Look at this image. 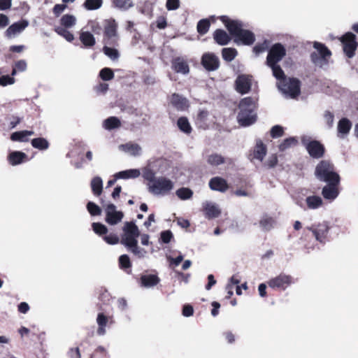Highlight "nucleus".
Listing matches in <instances>:
<instances>
[{"label": "nucleus", "instance_id": "obj_26", "mask_svg": "<svg viewBox=\"0 0 358 358\" xmlns=\"http://www.w3.org/2000/svg\"><path fill=\"white\" fill-rule=\"evenodd\" d=\"M213 36L215 43L220 45H226L231 40V35H229L226 31L221 29H216Z\"/></svg>", "mask_w": 358, "mask_h": 358}, {"label": "nucleus", "instance_id": "obj_40", "mask_svg": "<svg viewBox=\"0 0 358 358\" xmlns=\"http://www.w3.org/2000/svg\"><path fill=\"white\" fill-rule=\"evenodd\" d=\"M275 221L267 215H264L262 217L259 221V226L264 231H270L274 226Z\"/></svg>", "mask_w": 358, "mask_h": 358}, {"label": "nucleus", "instance_id": "obj_24", "mask_svg": "<svg viewBox=\"0 0 358 358\" xmlns=\"http://www.w3.org/2000/svg\"><path fill=\"white\" fill-rule=\"evenodd\" d=\"M352 126V122L347 117L341 118L338 122V137L344 138L349 134Z\"/></svg>", "mask_w": 358, "mask_h": 358}, {"label": "nucleus", "instance_id": "obj_15", "mask_svg": "<svg viewBox=\"0 0 358 358\" xmlns=\"http://www.w3.org/2000/svg\"><path fill=\"white\" fill-rule=\"evenodd\" d=\"M201 65L208 71L217 70L220 66V59L213 52H206L201 57Z\"/></svg>", "mask_w": 358, "mask_h": 358}, {"label": "nucleus", "instance_id": "obj_11", "mask_svg": "<svg viewBox=\"0 0 358 358\" xmlns=\"http://www.w3.org/2000/svg\"><path fill=\"white\" fill-rule=\"evenodd\" d=\"M103 207L106 214L105 221L109 225L117 224L123 219V212L117 210L115 204L108 203L103 204Z\"/></svg>", "mask_w": 358, "mask_h": 358}, {"label": "nucleus", "instance_id": "obj_18", "mask_svg": "<svg viewBox=\"0 0 358 358\" xmlns=\"http://www.w3.org/2000/svg\"><path fill=\"white\" fill-rule=\"evenodd\" d=\"M339 184L334 182L327 183L322 189V195L324 199L330 201H334L339 194Z\"/></svg>", "mask_w": 358, "mask_h": 358}, {"label": "nucleus", "instance_id": "obj_31", "mask_svg": "<svg viewBox=\"0 0 358 358\" xmlns=\"http://www.w3.org/2000/svg\"><path fill=\"white\" fill-rule=\"evenodd\" d=\"M141 174L138 169H133L120 171L114 175L116 179L136 178Z\"/></svg>", "mask_w": 358, "mask_h": 358}, {"label": "nucleus", "instance_id": "obj_39", "mask_svg": "<svg viewBox=\"0 0 358 358\" xmlns=\"http://www.w3.org/2000/svg\"><path fill=\"white\" fill-rule=\"evenodd\" d=\"M306 201L310 209H317L322 205V199L319 196H307Z\"/></svg>", "mask_w": 358, "mask_h": 358}, {"label": "nucleus", "instance_id": "obj_41", "mask_svg": "<svg viewBox=\"0 0 358 358\" xmlns=\"http://www.w3.org/2000/svg\"><path fill=\"white\" fill-rule=\"evenodd\" d=\"M238 54L237 50L234 48H224L222 50V56L224 60L231 62Z\"/></svg>", "mask_w": 358, "mask_h": 358}, {"label": "nucleus", "instance_id": "obj_58", "mask_svg": "<svg viewBox=\"0 0 358 358\" xmlns=\"http://www.w3.org/2000/svg\"><path fill=\"white\" fill-rule=\"evenodd\" d=\"M324 119L327 124L329 129L331 128L334 125V115L333 113L326 110L324 113Z\"/></svg>", "mask_w": 358, "mask_h": 358}, {"label": "nucleus", "instance_id": "obj_29", "mask_svg": "<svg viewBox=\"0 0 358 358\" xmlns=\"http://www.w3.org/2000/svg\"><path fill=\"white\" fill-rule=\"evenodd\" d=\"M209 113L206 109H199L195 118L196 125L203 129L208 127V119Z\"/></svg>", "mask_w": 358, "mask_h": 358}, {"label": "nucleus", "instance_id": "obj_16", "mask_svg": "<svg viewBox=\"0 0 358 358\" xmlns=\"http://www.w3.org/2000/svg\"><path fill=\"white\" fill-rule=\"evenodd\" d=\"M251 76L248 75H238L235 80V89L241 94H245L250 92L252 86Z\"/></svg>", "mask_w": 358, "mask_h": 358}, {"label": "nucleus", "instance_id": "obj_14", "mask_svg": "<svg viewBox=\"0 0 358 358\" xmlns=\"http://www.w3.org/2000/svg\"><path fill=\"white\" fill-rule=\"evenodd\" d=\"M293 283L292 277L289 275L280 274L279 275L271 278L268 285L273 289H280L285 290L288 286Z\"/></svg>", "mask_w": 358, "mask_h": 358}, {"label": "nucleus", "instance_id": "obj_12", "mask_svg": "<svg viewBox=\"0 0 358 358\" xmlns=\"http://www.w3.org/2000/svg\"><path fill=\"white\" fill-rule=\"evenodd\" d=\"M339 39L343 45V51L346 56L348 58L353 57L358 46L355 34L352 32H347Z\"/></svg>", "mask_w": 358, "mask_h": 358}, {"label": "nucleus", "instance_id": "obj_32", "mask_svg": "<svg viewBox=\"0 0 358 358\" xmlns=\"http://www.w3.org/2000/svg\"><path fill=\"white\" fill-rule=\"evenodd\" d=\"M121 126V122L120 119L115 116H111L103 122V127L108 131L117 129Z\"/></svg>", "mask_w": 358, "mask_h": 358}, {"label": "nucleus", "instance_id": "obj_63", "mask_svg": "<svg viewBox=\"0 0 358 358\" xmlns=\"http://www.w3.org/2000/svg\"><path fill=\"white\" fill-rule=\"evenodd\" d=\"M15 83V78L9 75H5L0 77V85L6 86L8 85H13Z\"/></svg>", "mask_w": 358, "mask_h": 358}, {"label": "nucleus", "instance_id": "obj_42", "mask_svg": "<svg viewBox=\"0 0 358 358\" xmlns=\"http://www.w3.org/2000/svg\"><path fill=\"white\" fill-rule=\"evenodd\" d=\"M113 5L121 10H127L134 6V3L132 0H113Z\"/></svg>", "mask_w": 358, "mask_h": 358}, {"label": "nucleus", "instance_id": "obj_64", "mask_svg": "<svg viewBox=\"0 0 358 358\" xmlns=\"http://www.w3.org/2000/svg\"><path fill=\"white\" fill-rule=\"evenodd\" d=\"M278 157L275 155H272L270 156L265 162V166H266L268 169H271L275 167L278 164Z\"/></svg>", "mask_w": 358, "mask_h": 358}, {"label": "nucleus", "instance_id": "obj_3", "mask_svg": "<svg viewBox=\"0 0 358 358\" xmlns=\"http://www.w3.org/2000/svg\"><path fill=\"white\" fill-rule=\"evenodd\" d=\"M315 176L318 180L326 183H340L341 180L334 164L327 160H322L317 164L315 169Z\"/></svg>", "mask_w": 358, "mask_h": 358}, {"label": "nucleus", "instance_id": "obj_47", "mask_svg": "<svg viewBox=\"0 0 358 358\" xmlns=\"http://www.w3.org/2000/svg\"><path fill=\"white\" fill-rule=\"evenodd\" d=\"M127 250L132 252L134 255L139 258H143L145 256L147 252L145 249L141 248L138 246V243L127 247Z\"/></svg>", "mask_w": 358, "mask_h": 358}, {"label": "nucleus", "instance_id": "obj_27", "mask_svg": "<svg viewBox=\"0 0 358 358\" xmlns=\"http://www.w3.org/2000/svg\"><path fill=\"white\" fill-rule=\"evenodd\" d=\"M141 285L144 287H152L157 285L160 279L157 275L145 274L141 276Z\"/></svg>", "mask_w": 358, "mask_h": 358}, {"label": "nucleus", "instance_id": "obj_43", "mask_svg": "<svg viewBox=\"0 0 358 358\" xmlns=\"http://www.w3.org/2000/svg\"><path fill=\"white\" fill-rule=\"evenodd\" d=\"M193 194V191L188 187H180L176 192V194L181 200H187L191 199Z\"/></svg>", "mask_w": 358, "mask_h": 358}, {"label": "nucleus", "instance_id": "obj_36", "mask_svg": "<svg viewBox=\"0 0 358 358\" xmlns=\"http://www.w3.org/2000/svg\"><path fill=\"white\" fill-rule=\"evenodd\" d=\"M33 148L39 150H45L49 148V142L43 137L33 138L31 141Z\"/></svg>", "mask_w": 358, "mask_h": 358}, {"label": "nucleus", "instance_id": "obj_8", "mask_svg": "<svg viewBox=\"0 0 358 358\" xmlns=\"http://www.w3.org/2000/svg\"><path fill=\"white\" fill-rule=\"evenodd\" d=\"M301 143L312 158L320 159L324 156L325 149L320 141L312 140L308 136H303L301 137Z\"/></svg>", "mask_w": 358, "mask_h": 358}, {"label": "nucleus", "instance_id": "obj_2", "mask_svg": "<svg viewBox=\"0 0 358 358\" xmlns=\"http://www.w3.org/2000/svg\"><path fill=\"white\" fill-rule=\"evenodd\" d=\"M239 112L237 116L238 123L243 127H248L257 120V99L250 96L240 101Z\"/></svg>", "mask_w": 358, "mask_h": 358}, {"label": "nucleus", "instance_id": "obj_60", "mask_svg": "<svg viewBox=\"0 0 358 358\" xmlns=\"http://www.w3.org/2000/svg\"><path fill=\"white\" fill-rule=\"evenodd\" d=\"M103 240L110 245H115L119 243V237L113 234H110L103 237Z\"/></svg>", "mask_w": 358, "mask_h": 358}, {"label": "nucleus", "instance_id": "obj_5", "mask_svg": "<svg viewBox=\"0 0 358 358\" xmlns=\"http://www.w3.org/2000/svg\"><path fill=\"white\" fill-rule=\"evenodd\" d=\"M313 48L315 51L310 55L311 62L315 66L321 69L327 67L329 64V59L331 55L330 50L324 44L317 41L313 43Z\"/></svg>", "mask_w": 358, "mask_h": 358}, {"label": "nucleus", "instance_id": "obj_53", "mask_svg": "<svg viewBox=\"0 0 358 358\" xmlns=\"http://www.w3.org/2000/svg\"><path fill=\"white\" fill-rule=\"evenodd\" d=\"M92 227L94 233L98 235L106 234L108 232V228L101 222H93Z\"/></svg>", "mask_w": 358, "mask_h": 358}, {"label": "nucleus", "instance_id": "obj_30", "mask_svg": "<svg viewBox=\"0 0 358 358\" xmlns=\"http://www.w3.org/2000/svg\"><path fill=\"white\" fill-rule=\"evenodd\" d=\"M27 155L21 151H13L8 155V162L12 166H16L24 162Z\"/></svg>", "mask_w": 358, "mask_h": 358}, {"label": "nucleus", "instance_id": "obj_35", "mask_svg": "<svg viewBox=\"0 0 358 358\" xmlns=\"http://www.w3.org/2000/svg\"><path fill=\"white\" fill-rule=\"evenodd\" d=\"M177 126L178 129L185 134H189L192 128L186 117H180L177 120Z\"/></svg>", "mask_w": 358, "mask_h": 358}, {"label": "nucleus", "instance_id": "obj_28", "mask_svg": "<svg viewBox=\"0 0 358 358\" xmlns=\"http://www.w3.org/2000/svg\"><path fill=\"white\" fill-rule=\"evenodd\" d=\"M108 317L106 316L104 313H99L98 315H97V317H96V323H97V325H98V329H97V331H96V334L99 335V336H104L106 334V326L108 324Z\"/></svg>", "mask_w": 358, "mask_h": 358}, {"label": "nucleus", "instance_id": "obj_17", "mask_svg": "<svg viewBox=\"0 0 358 358\" xmlns=\"http://www.w3.org/2000/svg\"><path fill=\"white\" fill-rule=\"evenodd\" d=\"M29 21L24 19L14 22L6 29L5 36L8 38L15 37L22 33L29 26Z\"/></svg>", "mask_w": 358, "mask_h": 358}, {"label": "nucleus", "instance_id": "obj_49", "mask_svg": "<svg viewBox=\"0 0 358 358\" xmlns=\"http://www.w3.org/2000/svg\"><path fill=\"white\" fill-rule=\"evenodd\" d=\"M102 3V0H86L84 3V6L88 10H93L101 8Z\"/></svg>", "mask_w": 358, "mask_h": 358}, {"label": "nucleus", "instance_id": "obj_10", "mask_svg": "<svg viewBox=\"0 0 358 358\" xmlns=\"http://www.w3.org/2000/svg\"><path fill=\"white\" fill-rule=\"evenodd\" d=\"M306 229L311 231L315 236L316 241L320 243L325 244L328 240V234L330 230L329 222L323 221L322 222L314 223Z\"/></svg>", "mask_w": 358, "mask_h": 358}, {"label": "nucleus", "instance_id": "obj_56", "mask_svg": "<svg viewBox=\"0 0 358 358\" xmlns=\"http://www.w3.org/2000/svg\"><path fill=\"white\" fill-rule=\"evenodd\" d=\"M270 133L272 138H276L283 135L284 130L280 125H275L271 128Z\"/></svg>", "mask_w": 358, "mask_h": 358}, {"label": "nucleus", "instance_id": "obj_57", "mask_svg": "<svg viewBox=\"0 0 358 358\" xmlns=\"http://www.w3.org/2000/svg\"><path fill=\"white\" fill-rule=\"evenodd\" d=\"M173 233L170 230L162 231L160 234V241L163 243H169L173 238Z\"/></svg>", "mask_w": 358, "mask_h": 358}, {"label": "nucleus", "instance_id": "obj_21", "mask_svg": "<svg viewBox=\"0 0 358 358\" xmlns=\"http://www.w3.org/2000/svg\"><path fill=\"white\" fill-rule=\"evenodd\" d=\"M209 187L212 190L220 192H224L229 188L227 180L219 176L213 177L210 180Z\"/></svg>", "mask_w": 358, "mask_h": 358}, {"label": "nucleus", "instance_id": "obj_4", "mask_svg": "<svg viewBox=\"0 0 358 358\" xmlns=\"http://www.w3.org/2000/svg\"><path fill=\"white\" fill-rule=\"evenodd\" d=\"M147 180L149 181V192L156 196L166 195L174 187L173 182L166 177H155L154 174H152L151 178H147Z\"/></svg>", "mask_w": 358, "mask_h": 358}, {"label": "nucleus", "instance_id": "obj_51", "mask_svg": "<svg viewBox=\"0 0 358 358\" xmlns=\"http://www.w3.org/2000/svg\"><path fill=\"white\" fill-rule=\"evenodd\" d=\"M55 31L57 34L63 36L67 41L71 42L74 39L73 35L64 27H57L55 29Z\"/></svg>", "mask_w": 358, "mask_h": 358}, {"label": "nucleus", "instance_id": "obj_55", "mask_svg": "<svg viewBox=\"0 0 358 358\" xmlns=\"http://www.w3.org/2000/svg\"><path fill=\"white\" fill-rule=\"evenodd\" d=\"M119 264L121 268H129L131 266L129 257L127 255H122L119 257Z\"/></svg>", "mask_w": 358, "mask_h": 358}, {"label": "nucleus", "instance_id": "obj_20", "mask_svg": "<svg viewBox=\"0 0 358 358\" xmlns=\"http://www.w3.org/2000/svg\"><path fill=\"white\" fill-rule=\"evenodd\" d=\"M203 208L205 212V216L208 220L216 218L221 214L220 209L215 203L206 201L203 203Z\"/></svg>", "mask_w": 358, "mask_h": 358}, {"label": "nucleus", "instance_id": "obj_6", "mask_svg": "<svg viewBox=\"0 0 358 358\" xmlns=\"http://www.w3.org/2000/svg\"><path fill=\"white\" fill-rule=\"evenodd\" d=\"M279 91L286 98L296 99L301 93V81L296 78H287L277 82Z\"/></svg>", "mask_w": 358, "mask_h": 358}, {"label": "nucleus", "instance_id": "obj_13", "mask_svg": "<svg viewBox=\"0 0 358 358\" xmlns=\"http://www.w3.org/2000/svg\"><path fill=\"white\" fill-rule=\"evenodd\" d=\"M285 55L286 49L285 46L280 43H276L270 48L266 64V65L278 64Z\"/></svg>", "mask_w": 358, "mask_h": 358}, {"label": "nucleus", "instance_id": "obj_7", "mask_svg": "<svg viewBox=\"0 0 358 358\" xmlns=\"http://www.w3.org/2000/svg\"><path fill=\"white\" fill-rule=\"evenodd\" d=\"M123 234L120 241L121 244L126 248L138 243L137 238L140 231L134 222H126L122 228Z\"/></svg>", "mask_w": 358, "mask_h": 358}, {"label": "nucleus", "instance_id": "obj_61", "mask_svg": "<svg viewBox=\"0 0 358 358\" xmlns=\"http://www.w3.org/2000/svg\"><path fill=\"white\" fill-rule=\"evenodd\" d=\"M8 120H9V127L12 129L15 128L17 125L20 124L22 120V117L12 115L8 117Z\"/></svg>", "mask_w": 358, "mask_h": 358}, {"label": "nucleus", "instance_id": "obj_9", "mask_svg": "<svg viewBox=\"0 0 358 358\" xmlns=\"http://www.w3.org/2000/svg\"><path fill=\"white\" fill-rule=\"evenodd\" d=\"M117 24L115 20L110 19L105 21L103 31V44L111 46H117L119 36L117 34Z\"/></svg>", "mask_w": 358, "mask_h": 358}, {"label": "nucleus", "instance_id": "obj_38", "mask_svg": "<svg viewBox=\"0 0 358 358\" xmlns=\"http://www.w3.org/2000/svg\"><path fill=\"white\" fill-rule=\"evenodd\" d=\"M267 66L271 69L273 76L276 78L278 82L288 78L285 76L283 70L278 64H268Z\"/></svg>", "mask_w": 358, "mask_h": 358}, {"label": "nucleus", "instance_id": "obj_54", "mask_svg": "<svg viewBox=\"0 0 358 358\" xmlns=\"http://www.w3.org/2000/svg\"><path fill=\"white\" fill-rule=\"evenodd\" d=\"M10 139L13 141H19V142H27L28 141V138L26 137L24 130L13 132L10 135Z\"/></svg>", "mask_w": 358, "mask_h": 358}, {"label": "nucleus", "instance_id": "obj_46", "mask_svg": "<svg viewBox=\"0 0 358 358\" xmlns=\"http://www.w3.org/2000/svg\"><path fill=\"white\" fill-rule=\"evenodd\" d=\"M76 19L72 15L66 14L64 15L60 20L61 24L64 27V28H70L73 27L76 24Z\"/></svg>", "mask_w": 358, "mask_h": 358}, {"label": "nucleus", "instance_id": "obj_23", "mask_svg": "<svg viewBox=\"0 0 358 358\" xmlns=\"http://www.w3.org/2000/svg\"><path fill=\"white\" fill-rule=\"evenodd\" d=\"M172 68L178 73L186 75L189 72L187 62L182 57H178L172 60Z\"/></svg>", "mask_w": 358, "mask_h": 358}, {"label": "nucleus", "instance_id": "obj_1", "mask_svg": "<svg viewBox=\"0 0 358 358\" xmlns=\"http://www.w3.org/2000/svg\"><path fill=\"white\" fill-rule=\"evenodd\" d=\"M221 22L224 24L229 34L234 37V41L238 45H250L255 41V36L250 30L243 29V24L237 20H231L226 15L220 17Z\"/></svg>", "mask_w": 358, "mask_h": 358}, {"label": "nucleus", "instance_id": "obj_19", "mask_svg": "<svg viewBox=\"0 0 358 358\" xmlns=\"http://www.w3.org/2000/svg\"><path fill=\"white\" fill-rule=\"evenodd\" d=\"M266 147L261 140H257L252 152L249 155V159L252 161L257 159L262 162L266 155Z\"/></svg>", "mask_w": 358, "mask_h": 358}, {"label": "nucleus", "instance_id": "obj_25", "mask_svg": "<svg viewBox=\"0 0 358 358\" xmlns=\"http://www.w3.org/2000/svg\"><path fill=\"white\" fill-rule=\"evenodd\" d=\"M172 106L178 110L183 111L189 107L188 100L178 94H173L171 98Z\"/></svg>", "mask_w": 358, "mask_h": 358}, {"label": "nucleus", "instance_id": "obj_33", "mask_svg": "<svg viewBox=\"0 0 358 358\" xmlns=\"http://www.w3.org/2000/svg\"><path fill=\"white\" fill-rule=\"evenodd\" d=\"M80 40L86 48H91L96 43L94 35L90 31H82L80 34Z\"/></svg>", "mask_w": 358, "mask_h": 358}, {"label": "nucleus", "instance_id": "obj_62", "mask_svg": "<svg viewBox=\"0 0 358 358\" xmlns=\"http://www.w3.org/2000/svg\"><path fill=\"white\" fill-rule=\"evenodd\" d=\"M180 7V0H166V8L168 10H176Z\"/></svg>", "mask_w": 358, "mask_h": 358}, {"label": "nucleus", "instance_id": "obj_50", "mask_svg": "<svg viewBox=\"0 0 358 358\" xmlns=\"http://www.w3.org/2000/svg\"><path fill=\"white\" fill-rule=\"evenodd\" d=\"M86 207L90 214L92 216H97L101 214V208L93 201H89Z\"/></svg>", "mask_w": 358, "mask_h": 358}, {"label": "nucleus", "instance_id": "obj_59", "mask_svg": "<svg viewBox=\"0 0 358 358\" xmlns=\"http://www.w3.org/2000/svg\"><path fill=\"white\" fill-rule=\"evenodd\" d=\"M268 49V43L266 41H264L262 43H257L253 48V51L256 55H259L262 52H264Z\"/></svg>", "mask_w": 358, "mask_h": 358}, {"label": "nucleus", "instance_id": "obj_45", "mask_svg": "<svg viewBox=\"0 0 358 358\" xmlns=\"http://www.w3.org/2000/svg\"><path fill=\"white\" fill-rule=\"evenodd\" d=\"M208 163L211 166H218L224 163V158L219 154H212L208 157Z\"/></svg>", "mask_w": 358, "mask_h": 358}, {"label": "nucleus", "instance_id": "obj_48", "mask_svg": "<svg viewBox=\"0 0 358 358\" xmlns=\"http://www.w3.org/2000/svg\"><path fill=\"white\" fill-rule=\"evenodd\" d=\"M296 143L297 139L295 137L287 138L279 145V150L283 152Z\"/></svg>", "mask_w": 358, "mask_h": 358}, {"label": "nucleus", "instance_id": "obj_22", "mask_svg": "<svg viewBox=\"0 0 358 358\" xmlns=\"http://www.w3.org/2000/svg\"><path fill=\"white\" fill-rule=\"evenodd\" d=\"M119 150L133 157H138L142 152L141 147L134 143L121 144L119 145Z\"/></svg>", "mask_w": 358, "mask_h": 358}, {"label": "nucleus", "instance_id": "obj_37", "mask_svg": "<svg viewBox=\"0 0 358 358\" xmlns=\"http://www.w3.org/2000/svg\"><path fill=\"white\" fill-rule=\"evenodd\" d=\"M115 47L107 44H104L103 47V52L113 61L117 60L120 57V53Z\"/></svg>", "mask_w": 358, "mask_h": 358}, {"label": "nucleus", "instance_id": "obj_34", "mask_svg": "<svg viewBox=\"0 0 358 358\" xmlns=\"http://www.w3.org/2000/svg\"><path fill=\"white\" fill-rule=\"evenodd\" d=\"M92 191L95 196H100L103 192V180L101 177L93 178L90 182Z\"/></svg>", "mask_w": 358, "mask_h": 358}, {"label": "nucleus", "instance_id": "obj_52", "mask_svg": "<svg viewBox=\"0 0 358 358\" xmlns=\"http://www.w3.org/2000/svg\"><path fill=\"white\" fill-rule=\"evenodd\" d=\"M100 78L104 81H108L114 78V73L110 68L105 67L99 72Z\"/></svg>", "mask_w": 358, "mask_h": 358}, {"label": "nucleus", "instance_id": "obj_44", "mask_svg": "<svg viewBox=\"0 0 358 358\" xmlns=\"http://www.w3.org/2000/svg\"><path fill=\"white\" fill-rule=\"evenodd\" d=\"M210 22L208 19L205 18L199 20L196 25V29L199 34H206L210 28Z\"/></svg>", "mask_w": 358, "mask_h": 358}]
</instances>
